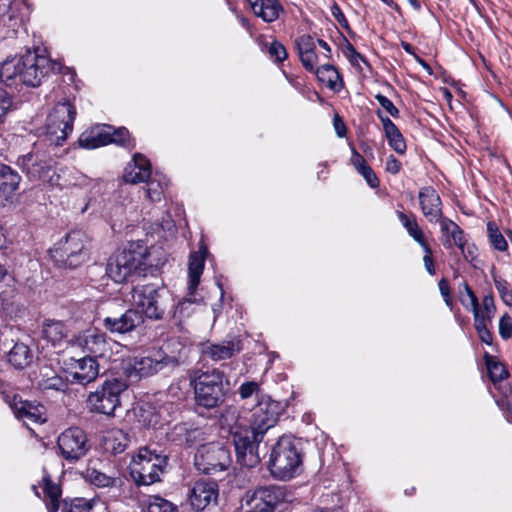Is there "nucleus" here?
Returning <instances> with one entry per match:
<instances>
[{
  "label": "nucleus",
  "mask_w": 512,
  "mask_h": 512,
  "mask_svg": "<svg viewBox=\"0 0 512 512\" xmlns=\"http://www.w3.org/2000/svg\"><path fill=\"white\" fill-rule=\"evenodd\" d=\"M397 217L403 227L406 229L408 235L417 242L420 246L427 243L424 233L417 223L414 215H407L404 212L397 211Z\"/></svg>",
  "instance_id": "nucleus-33"
},
{
  "label": "nucleus",
  "mask_w": 512,
  "mask_h": 512,
  "mask_svg": "<svg viewBox=\"0 0 512 512\" xmlns=\"http://www.w3.org/2000/svg\"><path fill=\"white\" fill-rule=\"evenodd\" d=\"M333 126L338 137L342 138L346 136L347 127L342 118L338 114L334 115Z\"/></svg>",
  "instance_id": "nucleus-56"
},
{
  "label": "nucleus",
  "mask_w": 512,
  "mask_h": 512,
  "mask_svg": "<svg viewBox=\"0 0 512 512\" xmlns=\"http://www.w3.org/2000/svg\"><path fill=\"white\" fill-rule=\"evenodd\" d=\"M499 334L504 340L512 337V318L507 313L499 320Z\"/></svg>",
  "instance_id": "nucleus-47"
},
{
  "label": "nucleus",
  "mask_w": 512,
  "mask_h": 512,
  "mask_svg": "<svg viewBox=\"0 0 512 512\" xmlns=\"http://www.w3.org/2000/svg\"><path fill=\"white\" fill-rule=\"evenodd\" d=\"M87 235L82 231H71L49 249V256L60 268H76L88 259Z\"/></svg>",
  "instance_id": "nucleus-5"
},
{
  "label": "nucleus",
  "mask_w": 512,
  "mask_h": 512,
  "mask_svg": "<svg viewBox=\"0 0 512 512\" xmlns=\"http://www.w3.org/2000/svg\"><path fill=\"white\" fill-rule=\"evenodd\" d=\"M130 443L129 434L122 429L113 428L108 430L102 439L105 451L112 454H120L125 451Z\"/></svg>",
  "instance_id": "nucleus-30"
},
{
  "label": "nucleus",
  "mask_w": 512,
  "mask_h": 512,
  "mask_svg": "<svg viewBox=\"0 0 512 512\" xmlns=\"http://www.w3.org/2000/svg\"><path fill=\"white\" fill-rule=\"evenodd\" d=\"M13 101L9 93L0 89V123L4 121L7 113L12 109Z\"/></svg>",
  "instance_id": "nucleus-44"
},
{
  "label": "nucleus",
  "mask_w": 512,
  "mask_h": 512,
  "mask_svg": "<svg viewBox=\"0 0 512 512\" xmlns=\"http://www.w3.org/2000/svg\"><path fill=\"white\" fill-rule=\"evenodd\" d=\"M151 177V165L142 154L136 153L124 169L123 179L126 183L138 184Z\"/></svg>",
  "instance_id": "nucleus-22"
},
{
  "label": "nucleus",
  "mask_w": 512,
  "mask_h": 512,
  "mask_svg": "<svg viewBox=\"0 0 512 512\" xmlns=\"http://www.w3.org/2000/svg\"><path fill=\"white\" fill-rule=\"evenodd\" d=\"M477 322V326H474V328L477 331L480 340L487 345H491L493 341V336L488 329V325L481 324V322L478 320Z\"/></svg>",
  "instance_id": "nucleus-54"
},
{
  "label": "nucleus",
  "mask_w": 512,
  "mask_h": 512,
  "mask_svg": "<svg viewBox=\"0 0 512 512\" xmlns=\"http://www.w3.org/2000/svg\"><path fill=\"white\" fill-rule=\"evenodd\" d=\"M495 287L507 306H512V290L509 289V284L506 280L501 278H494Z\"/></svg>",
  "instance_id": "nucleus-43"
},
{
  "label": "nucleus",
  "mask_w": 512,
  "mask_h": 512,
  "mask_svg": "<svg viewBox=\"0 0 512 512\" xmlns=\"http://www.w3.org/2000/svg\"><path fill=\"white\" fill-rule=\"evenodd\" d=\"M218 498V485L215 481L200 480L195 482L189 493V502L196 511H203Z\"/></svg>",
  "instance_id": "nucleus-19"
},
{
  "label": "nucleus",
  "mask_w": 512,
  "mask_h": 512,
  "mask_svg": "<svg viewBox=\"0 0 512 512\" xmlns=\"http://www.w3.org/2000/svg\"><path fill=\"white\" fill-rule=\"evenodd\" d=\"M41 180L47 182L50 186L62 188V184L60 183V176L56 173L54 167L48 176L46 178H42Z\"/></svg>",
  "instance_id": "nucleus-62"
},
{
  "label": "nucleus",
  "mask_w": 512,
  "mask_h": 512,
  "mask_svg": "<svg viewBox=\"0 0 512 512\" xmlns=\"http://www.w3.org/2000/svg\"><path fill=\"white\" fill-rule=\"evenodd\" d=\"M132 304L140 314L152 320L162 319L170 296L157 284H137L132 288Z\"/></svg>",
  "instance_id": "nucleus-7"
},
{
  "label": "nucleus",
  "mask_w": 512,
  "mask_h": 512,
  "mask_svg": "<svg viewBox=\"0 0 512 512\" xmlns=\"http://www.w3.org/2000/svg\"><path fill=\"white\" fill-rule=\"evenodd\" d=\"M465 291H467L469 297V305L465 302L464 299L461 300V303L465 306L466 309L473 312L474 326H477V320L484 325L491 323L496 312V307L492 295L484 296L480 306L478 303V298L468 286H465Z\"/></svg>",
  "instance_id": "nucleus-20"
},
{
  "label": "nucleus",
  "mask_w": 512,
  "mask_h": 512,
  "mask_svg": "<svg viewBox=\"0 0 512 512\" xmlns=\"http://www.w3.org/2000/svg\"><path fill=\"white\" fill-rule=\"evenodd\" d=\"M375 99L378 101L380 106L392 117H399V109L392 103V101L382 94H376Z\"/></svg>",
  "instance_id": "nucleus-46"
},
{
  "label": "nucleus",
  "mask_w": 512,
  "mask_h": 512,
  "mask_svg": "<svg viewBox=\"0 0 512 512\" xmlns=\"http://www.w3.org/2000/svg\"><path fill=\"white\" fill-rule=\"evenodd\" d=\"M127 389V384L120 379L105 380L94 392H91L87 404L92 412L113 416L120 406V395Z\"/></svg>",
  "instance_id": "nucleus-11"
},
{
  "label": "nucleus",
  "mask_w": 512,
  "mask_h": 512,
  "mask_svg": "<svg viewBox=\"0 0 512 512\" xmlns=\"http://www.w3.org/2000/svg\"><path fill=\"white\" fill-rule=\"evenodd\" d=\"M13 282V277L8 273L4 265L0 264V293H3V287L9 286Z\"/></svg>",
  "instance_id": "nucleus-58"
},
{
  "label": "nucleus",
  "mask_w": 512,
  "mask_h": 512,
  "mask_svg": "<svg viewBox=\"0 0 512 512\" xmlns=\"http://www.w3.org/2000/svg\"><path fill=\"white\" fill-rule=\"evenodd\" d=\"M16 416L24 422L42 424L46 421L45 407L29 401H21L14 404Z\"/></svg>",
  "instance_id": "nucleus-28"
},
{
  "label": "nucleus",
  "mask_w": 512,
  "mask_h": 512,
  "mask_svg": "<svg viewBox=\"0 0 512 512\" xmlns=\"http://www.w3.org/2000/svg\"><path fill=\"white\" fill-rule=\"evenodd\" d=\"M177 366L178 360L175 357L167 355L162 350H154L146 356L127 360L122 369L130 381L137 382L141 378L153 376Z\"/></svg>",
  "instance_id": "nucleus-6"
},
{
  "label": "nucleus",
  "mask_w": 512,
  "mask_h": 512,
  "mask_svg": "<svg viewBox=\"0 0 512 512\" xmlns=\"http://www.w3.org/2000/svg\"><path fill=\"white\" fill-rule=\"evenodd\" d=\"M356 171L365 179L371 188H377L379 186V179L368 164L360 167Z\"/></svg>",
  "instance_id": "nucleus-45"
},
{
  "label": "nucleus",
  "mask_w": 512,
  "mask_h": 512,
  "mask_svg": "<svg viewBox=\"0 0 512 512\" xmlns=\"http://www.w3.org/2000/svg\"><path fill=\"white\" fill-rule=\"evenodd\" d=\"M487 231L492 246L499 251H506L508 248L507 241L496 227V225L492 222H489L487 224Z\"/></svg>",
  "instance_id": "nucleus-41"
},
{
  "label": "nucleus",
  "mask_w": 512,
  "mask_h": 512,
  "mask_svg": "<svg viewBox=\"0 0 512 512\" xmlns=\"http://www.w3.org/2000/svg\"><path fill=\"white\" fill-rule=\"evenodd\" d=\"M484 360L488 371L489 378L496 383L507 377V371L504 365L498 362L492 355L485 353Z\"/></svg>",
  "instance_id": "nucleus-38"
},
{
  "label": "nucleus",
  "mask_w": 512,
  "mask_h": 512,
  "mask_svg": "<svg viewBox=\"0 0 512 512\" xmlns=\"http://www.w3.org/2000/svg\"><path fill=\"white\" fill-rule=\"evenodd\" d=\"M8 247V240H7V237L5 235V232L2 228V226L0 225V250H4Z\"/></svg>",
  "instance_id": "nucleus-64"
},
{
  "label": "nucleus",
  "mask_w": 512,
  "mask_h": 512,
  "mask_svg": "<svg viewBox=\"0 0 512 512\" xmlns=\"http://www.w3.org/2000/svg\"><path fill=\"white\" fill-rule=\"evenodd\" d=\"M230 464V451L219 442L199 445L194 456L196 469L204 474L224 471Z\"/></svg>",
  "instance_id": "nucleus-12"
},
{
  "label": "nucleus",
  "mask_w": 512,
  "mask_h": 512,
  "mask_svg": "<svg viewBox=\"0 0 512 512\" xmlns=\"http://www.w3.org/2000/svg\"><path fill=\"white\" fill-rule=\"evenodd\" d=\"M263 437L247 428L233 435L237 461L245 467L252 468L260 463L259 444Z\"/></svg>",
  "instance_id": "nucleus-14"
},
{
  "label": "nucleus",
  "mask_w": 512,
  "mask_h": 512,
  "mask_svg": "<svg viewBox=\"0 0 512 512\" xmlns=\"http://www.w3.org/2000/svg\"><path fill=\"white\" fill-rule=\"evenodd\" d=\"M167 187V182L165 178L158 179L157 176H154L147 183V197L153 201L157 202L161 200V197L164 193V189Z\"/></svg>",
  "instance_id": "nucleus-40"
},
{
  "label": "nucleus",
  "mask_w": 512,
  "mask_h": 512,
  "mask_svg": "<svg viewBox=\"0 0 512 512\" xmlns=\"http://www.w3.org/2000/svg\"><path fill=\"white\" fill-rule=\"evenodd\" d=\"M166 464V456L143 447L132 457L129 465L130 475L137 485H151L160 480V474Z\"/></svg>",
  "instance_id": "nucleus-8"
},
{
  "label": "nucleus",
  "mask_w": 512,
  "mask_h": 512,
  "mask_svg": "<svg viewBox=\"0 0 512 512\" xmlns=\"http://www.w3.org/2000/svg\"><path fill=\"white\" fill-rule=\"evenodd\" d=\"M144 512H178L176 506L170 501L159 497L150 496Z\"/></svg>",
  "instance_id": "nucleus-39"
},
{
  "label": "nucleus",
  "mask_w": 512,
  "mask_h": 512,
  "mask_svg": "<svg viewBox=\"0 0 512 512\" xmlns=\"http://www.w3.org/2000/svg\"><path fill=\"white\" fill-rule=\"evenodd\" d=\"M332 15L337 20V22L344 28H348V21L346 20V17L344 13L342 12L341 8L338 4H334L331 8Z\"/></svg>",
  "instance_id": "nucleus-59"
},
{
  "label": "nucleus",
  "mask_w": 512,
  "mask_h": 512,
  "mask_svg": "<svg viewBox=\"0 0 512 512\" xmlns=\"http://www.w3.org/2000/svg\"><path fill=\"white\" fill-rule=\"evenodd\" d=\"M418 200L422 214L428 222L437 223L443 218L442 201L433 187H422L418 193Z\"/></svg>",
  "instance_id": "nucleus-21"
},
{
  "label": "nucleus",
  "mask_w": 512,
  "mask_h": 512,
  "mask_svg": "<svg viewBox=\"0 0 512 512\" xmlns=\"http://www.w3.org/2000/svg\"><path fill=\"white\" fill-rule=\"evenodd\" d=\"M300 60L308 71L314 72L317 69L318 57L315 50L301 55Z\"/></svg>",
  "instance_id": "nucleus-52"
},
{
  "label": "nucleus",
  "mask_w": 512,
  "mask_h": 512,
  "mask_svg": "<svg viewBox=\"0 0 512 512\" xmlns=\"http://www.w3.org/2000/svg\"><path fill=\"white\" fill-rule=\"evenodd\" d=\"M377 116L382 123L389 146L398 154H404L406 151V142L400 130L392 120L389 117L384 116L381 111H377Z\"/></svg>",
  "instance_id": "nucleus-27"
},
{
  "label": "nucleus",
  "mask_w": 512,
  "mask_h": 512,
  "mask_svg": "<svg viewBox=\"0 0 512 512\" xmlns=\"http://www.w3.org/2000/svg\"><path fill=\"white\" fill-rule=\"evenodd\" d=\"M238 351L239 348L233 341H224L222 343L206 342L201 344V354L213 361L230 359Z\"/></svg>",
  "instance_id": "nucleus-26"
},
{
  "label": "nucleus",
  "mask_w": 512,
  "mask_h": 512,
  "mask_svg": "<svg viewBox=\"0 0 512 512\" xmlns=\"http://www.w3.org/2000/svg\"><path fill=\"white\" fill-rule=\"evenodd\" d=\"M68 330L62 321L48 320L43 327L44 337L54 346L67 337Z\"/></svg>",
  "instance_id": "nucleus-35"
},
{
  "label": "nucleus",
  "mask_w": 512,
  "mask_h": 512,
  "mask_svg": "<svg viewBox=\"0 0 512 512\" xmlns=\"http://www.w3.org/2000/svg\"><path fill=\"white\" fill-rule=\"evenodd\" d=\"M466 261L472 263L477 258V248L473 244H468L466 238L463 240L461 246H457Z\"/></svg>",
  "instance_id": "nucleus-53"
},
{
  "label": "nucleus",
  "mask_w": 512,
  "mask_h": 512,
  "mask_svg": "<svg viewBox=\"0 0 512 512\" xmlns=\"http://www.w3.org/2000/svg\"><path fill=\"white\" fill-rule=\"evenodd\" d=\"M303 448L300 439L291 435L281 436L272 446L268 469L271 476L288 481L298 476L303 466Z\"/></svg>",
  "instance_id": "nucleus-2"
},
{
  "label": "nucleus",
  "mask_w": 512,
  "mask_h": 512,
  "mask_svg": "<svg viewBox=\"0 0 512 512\" xmlns=\"http://www.w3.org/2000/svg\"><path fill=\"white\" fill-rule=\"evenodd\" d=\"M99 375V364L91 356H84L79 359L71 358L67 368V378L72 383L86 385L93 382Z\"/></svg>",
  "instance_id": "nucleus-18"
},
{
  "label": "nucleus",
  "mask_w": 512,
  "mask_h": 512,
  "mask_svg": "<svg viewBox=\"0 0 512 512\" xmlns=\"http://www.w3.org/2000/svg\"><path fill=\"white\" fill-rule=\"evenodd\" d=\"M21 181L20 175L7 165H0V199L12 202Z\"/></svg>",
  "instance_id": "nucleus-24"
},
{
  "label": "nucleus",
  "mask_w": 512,
  "mask_h": 512,
  "mask_svg": "<svg viewBox=\"0 0 512 512\" xmlns=\"http://www.w3.org/2000/svg\"><path fill=\"white\" fill-rule=\"evenodd\" d=\"M254 14L265 22H273L279 17L281 5L277 0H248Z\"/></svg>",
  "instance_id": "nucleus-31"
},
{
  "label": "nucleus",
  "mask_w": 512,
  "mask_h": 512,
  "mask_svg": "<svg viewBox=\"0 0 512 512\" xmlns=\"http://www.w3.org/2000/svg\"><path fill=\"white\" fill-rule=\"evenodd\" d=\"M438 286H439V290H440V293L443 297V300L445 302V304L452 308V305H453V301H452V298L450 296V289H449V284L448 282L445 280V279H441L438 283Z\"/></svg>",
  "instance_id": "nucleus-55"
},
{
  "label": "nucleus",
  "mask_w": 512,
  "mask_h": 512,
  "mask_svg": "<svg viewBox=\"0 0 512 512\" xmlns=\"http://www.w3.org/2000/svg\"><path fill=\"white\" fill-rule=\"evenodd\" d=\"M190 381L194 387L196 403L199 406L211 409L224 401V374L220 370L195 371L191 374Z\"/></svg>",
  "instance_id": "nucleus-4"
},
{
  "label": "nucleus",
  "mask_w": 512,
  "mask_h": 512,
  "mask_svg": "<svg viewBox=\"0 0 512 512\" xmlns=\"http://www.w3.org/2000/svg\"><path fill=\"white\" fill-rule=\"evenodd\" d=\"M421 247L424 251L423 262H424L425 269L430 275H435L436 270H435V266H434V260L432 257V249L430 248L428 243L421 245Z\"/></svg>",
  "instance_id": "nucleus-50"
},
{
  "label": "nucleus",
  "mask_w": 512,
  "mask_h": 512,
  "mask_svg": "<svg viewBox=\"0 0 512 512\" xmlns=\"http://www.w3.org/2000/svg\"><path fill=\"white\" fill-rule=\"evenodd\" d=\"M207 252V248L204 245H201L199 251L190 254L188 263V290L190 294L195 292L200 283Z\"/></svg>",
  "instance_id": "nucleus-25"
},
{
  "label": "nucleus",
  "mask_w": 512,
  "mask_h": 512,
  "mask_svg": "<svg viewBox=\"0 0 512 512\" xmlns=\"http://www.w3.org/2000/svg\"><path fill=\"white\" fill-rule=\"evenodd\" d=\"M94 502L84 498H76L71 502H65L63 512H91Z\"/></svg>",
  "instance_id": "nucleus-42"
},
{
  "label": "nucleus",
  "mask_w": 512,
  "mask_h": 512,
  "mask_svg": "<svg viewBox=\"0 0 512 512\" xmlns=\"http://www.w3.org/2000/svg\"><path fill=\"white\" fill-rule=\"evenodd\" d=\"M76 109L70 102L56 104L48 114L45 123V134L48 141L60 146L73 131Z\"/></svg>",
  "instance_id": "nucleus-10"
},
{
  "label": "nucleus",
  "mask_w": 512,
  "mask_h": 512,
  "mask_svg": "<svg viewBox=\"0 0 512 512\" xmlns=\"http://www.w3.org/2000/svg\"><path fill=\"white\" fill-rule=\"evenodd\" d=\"M314 73L316 74L317 79L326 84L330 89L337 90L342 86L339 72L330 64H324L321 67H318Z\"/></svg>",
  "instance_id": "nucleus-34"
},
{
  "label": "nucleus",
  "mask_w": 512,
  "mask_h": 512,
  "mask_svg": "<svg viewBox=\"0 0 512 512\" xmlns=\"http://www.w3.org/2000/svg\"><path fill=\"white\" fill-rule=\"evenodd\" d=\"M259 390H260V386L257 382L248 381V382L243 383L239 387V395L242 399H247V398L251 397L253 394L258 393Z\"/></svg>",
  "instance_id": "nucleus-51"
},
{
  "label": "nucleus",
  "mask_w": 512,
  "mask_h": 512,
  "mask_svg": "<svg viewBox=\"0 0 512 512\" xmlns=\"http://www.w3.org/2000/svg\"><path fill=\"white\" fill-rule=\"evenodd\" d=\"M69 345L84 353L85 356L109 361L112 360L114 349L118 353L121 348L119 343L107 339L105 333L96 328H89L74 335L70 339Z\"/></svg>",
  "instance_id": "nucleus-9"
},
{
  "label": "nucleus",
  "mask_w": 512,
  "mask_h": 512,
  "mask_svg": "<svg viewBox=\"0 0 512 512\" xmlns=\"http://www.w3.org/2000/svg\"><path fill=\"white\" fill-rule=\"evenodd\" d=\"M31 359L30 349L24 343H16L8 354V361L18 369L26 367Z\"/></svg>",
  "instance_id": "nucleus-36"
},
{
  "label": "nucleus",
  "mask_w": 512,
  "mask_h": 512,
  "mask_svg": "<svg viewBox=\"0 0 512 512\" xmlns=\"http://www.w3.org/2000/svg\"><path fill=\"white\" fill-rule=\"evenodd\" d=\"M61 455L68 461H77L89 450L85 432L78 427H71L58 436Z\"/></svg>",
  "instance_id": "nucleus-15"
},
{
  "label": "nucleus",
  "mask_w": 512,
  "mask_h": 512,
  "mask_svg": "<svg viewBox=\"0 0 512 512\" xmlns=\"http://www.w3.org/2000/svg\"><path fill=\"white\" fill-rule=\"evenodd\" d=\"M269 55L271 58H274L277 62H282L287 57V52L285 47L277 41H273L269 47Z\"/></svg>",
  "instance_id": "nucleus-48"
},
{
  "label": "nucleus",
  "mask_w": 512,
  "mask_h": 512,
  "mask_svg": "<svg viewBox=\"0 0 512 512\" xmlns=\"http://www.w3.org/2000/svg\"><path fill=\"white\" fill-rule=\"evenodd\" d=\"M299 56L315 50V41L309 35H303L297 40Z\"/></svg>",
  "instance_id": "nucleus-49"
},
{
  "label": "nucleus",
  "mask_w": 512,
  "mask_h": 512,
  "mask_svg": "<svg viewBox=\"0 0 512 512\" xmlns=\"http://www.w3.org/2000/svg\"><path fill=\"white\" fill-rule=\"evenodd\" d=\"M150 250L142 240L129 242L119 253L110 259L107 264L106 273L116 283H122L132 275H139L146 270L147 266H153L148 261Z\"/></svg>",
  "instance_id": "nucleus-3"
},
{
  "label": "nucleus",
  "mask_w": 512,
  "mask_h": 512,
  "mask_svg": "<svg viewBox=\"0 0 512 512\" xmlns=\"http://www.w3.org/2000/svg\"><path fill=\"white\" fill-rule=\"evenodd\" d=\"M141 417H142V422L145 425L154 426L158 423L156 416L151 415L150 417H148V416H145L144 414H141Z\"/></svg>",
  "instance_id": "nucleus-63"
},
{
  "label": "nucleus",
  "mask_w": 512,
  "mask_h": 512,
  "mask_svg": "<svg viewBox=\"0 0 512 512\" xmlns=\"http://www.w3.org/2000/svg\"><path fill=\"white\" fill-rule=\"evenodd\" d=\"M351 150H352V154H351V158H350V163L353 165L355 170L367 165L364 157L360 153H358V151L354 147H351Z\"/></svg>",
  "instance_id": "nucleus-57"
},
{
  "label": "nucleus",
  "mask_w": 512,
  "mask_h": 512,
  "mask_svg": "<svg viewBox=\"0 0 512 512\" xmlns=\"http://www.w3.org/2000/svg\"><path fill=\"white\" fill-rule=\"evenodd\" d=\"M279 417V404L272 400L261 401L253 409L250 426L247 428L264 436L268 429L273 427Z\"/></svg>",
  "instance_id": "nucleus-17"
},
{
  "label": "nucleus",
  "mask_w": 512,
  "mask_h": 512,
  "mask_svg": "<svg viewBox=\"0 0 512 512\" xmlns=\"http://www.w3.org/2000/svg\"><path fill=\"white\" fill-rule=\"evenodd\" d=\"M203 440V432L200 429H192L186 434V442L190 445H196L198 441Z\"/></svg>",
  "instance_id": "nucleus-61"
},
{
  "label": "nucleus",
  "mask_w": 512,
  "mask_h": 512,
  "mask_svg": "<svg viewBox=\"0 0 512 512\" xmlns=\"http://www.w3.org/2000/svg\"><path fill=\"white\" fill-rule=\"evenodd\" d=\"M17 164L31 180L46 178L55 166V161L44 151H32L18 158Z\"/></svg>",
  "instance_id": "nucleus-16"
},
{
  "label": "nucleus",
  "mask_w": 512,
  "mask_h": 512,
  "mask_svg": "<svg viewBox=\"0 0 512 512\" xmlns=\"http://www.w3.org/2000/svg\"><path fill=\"white\" fill-rule=\"evenodd\" d=\"M401 169V162L393 155H390L386 160V171L391 174H397Z\"/></svg>",
  "instance_id": "nucleus-60"
},
{
  "label": "nucleus",
  "mask_w": 512,
  "mask_h": 512,
  "mask_svg": "<svg viewBox=\"0 0 512 512\" xmlns=\"http://www.w3.org/2000/svg\"><path fill=\"white\" fill-rule=\"evenodd\" d=\"M84 478L87 482L100 488L111 487L116 482L115 476L107 475L106 473L93 467H88L86 469L84 472Z\"/></svg>",
  "instance_id": "nucleus-37"
},
{
  "label": "nucleus",
  "mask_w": 512,
  "mask_h": 512,
  "mask_svg": "<svg viewBox=\"0 0 512 512\" xmlns=\"http://www.w3.org/2000/svg\"><path fill=\"white\" fill-rule=\"evenodd\" d=\"M41 488L43 498L46 503L48 512H57L60 506L61 488L58 484L52 482L48 476L42 479Z\"/></svg>",
  "instance_id": "nucleus-32"
},
{
  "label": "nucleus",
  "mask_w": 512,
  "mask_h": 512,
  "mask_svg": "<svg viewBox=\"0 0 512 512\" xmlns=\"http://www.w3.org/2000/svg\"><path fill=\"white\" fill-rule=\"evenodd\" d=\"M142 323V315L138 310L128 309L120 317H106L104 327L112 333H127Z\"/></svg>",
  "instance_id": "nucleus-23"
},
{
  "label": "nucleus",
  "mask_w": 512,
  "mask_h": 512,
  "mask_svg": "<svg viewBox=\"0 0 512 512\" xmlns=\"http://www.w3.org/2000/svg\"><path fill=\"white\" fill-rule=\"evenodd\" d=\"M39 49L7 58L0 66V79L8 86L23 84L37 87L50 72L59 71L60 65L53 62Z\"/></svg>",
  "instance_id": "nucleus-1"
},
{
  "label": "nucleus",
  "mask_w": 512,
  "mask_h": 512,
  "mask_svg": "<svg viewBox=\"0 0 512 512\" xmlns=\"http://www.w3.org/2000/svg\"><path fill=\"white\" fill-rule=\"evenodd\" d=\"M437 223L440 224L442 233V244L445 248L451 249L453 246H461L465 239L464 231L451 219L443 217Z\"/></svg>",
  "instance_id": "nucleus-29"
},
{
  "label": "nucleus",
  "mask_w": 512,
  "mask_h": 512,
  "mask_svg": "<svg viewBox=\"0 0 512 512\" xmlns=\"http://www.w3.org/2000/svg\"><path fill=\"white\" fill-rule=\"evenodd\" d=\"M111 143L127 148L135 146L125 127L115 129L111 126H97L83 132L79 137V145L86 149H95Z\"/></svg>",
  "instance_id": "nucleus-13"
}]
</instances>
